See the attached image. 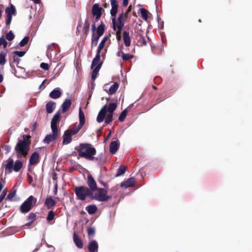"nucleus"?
<instances>
[{
    "label": "nucleus",
    "mask_w": 252,
    "mask_h": 252,
    "mask_svg": "<svg viewBox=\"0 0 252 252\" xmlns=\"http://www.w3.org/2000/svg\"><path fill=\"white\" fill-rule=\"evenodd\" d=\"M17 190L15 189H12L9 193L8 194L6 199L10 200H11L16 195Z\"/></svg>",
    "instance_id": "obj_40"
},
{
    "label": "nucleus",
    "mask_w": 252,
    "mask_h": 252,
    "mask_svg": "<svg viewBox=\"0 0 252 252\" xmlns=\"http://www.w3.org/2000/svg\"><path fill=\"white\" fill-rule=\"evenodd\" d=\"M140 39L141 40L142 43L143 44V45H146V40L144 36H141Z\"/></svg>",
    "instance_id": "obj_59"
},
{
    "label": "nucleus",
    "mask_w": 252,
    "mask_h": 252,
    "mask_svg": "<svg viewBox=\"0 0 252 252\" xmlns=\"http://www.w3.org/2000/svg\"><path fill=\"white\" fill-rule=\"evenodd\" d=\"M74 191L77 196V198L84 201L87 197H89L92 200H95L99 201V199L92 192L89 188L86 186H81L75 187L74 188Z\"/></svg>",
    "instance_id": "obj_4"
},
{
    "label": "nucleus",
    "mask_w": 252,
    "mask_h": 252,
    "mask_svg": "<svg viewBox=\"0 0 252 252\" xmlns=\"http://www.w3.org/2000/svg\"><path fill=\"white\" fill-rule=\"evenodd\" d=\"M20 59L18 58L17 57L14 56L13 57V62L17 64L19 63Z\"/></svg>",
    "instance_id": "obj_60"
},
{
    "label": "nucleus",
    "mask_w": 252,
    "mask_h": 252,
    "mask_svg": "<svg viewBox=\"0 0 252 252\" xmlns=\"http://www.w3.org/2000/svg\"><path fill=\"white\" fill-rule=\"evenodd\" d=\"M113 114L112 113H108L105 120V124L106 125L110 124L111 122H112Z\"/></svg>",
    "instance_id": "obj_41"
},
{
    "label": "nucleus",
    "mask_w": 252,
    "mask_h": 252,
    "mask_svg": "<svg viewBox=\"0 0 252 252\" xmlns=\"http://www.w3.org/2000/svg\"><path fill=\"white\" fill-rule=\"evenodd\" d=\"M128 4V0H123V5L124 7L126 6Z\"/></svg>",
    "instance_id": "obj_63"
},
{
    "label": "nucleus",
    "mask_w": 252,
    "mask_h": 252,
    "mask_svg": "<svg viewBox=\"0 0 252 252\" xmlns=\"http://www.w3.org/2000/svg\"><path fill=\"white\" fill-rule=\"evenodd\" d=\"M87 185L89 189L93 192L99 199L100 202H106L111 198L110 195H107L108 191L104 188H98L96 183L91 174H88L87 176Z\"/></svg>",
    "instance_id": "obj_1"
},
{
    "label": "nucleus",
    "mask_w": 252,
    "mask_h": 252,
    "mask_svg": "<svg viewBox=\"0 0 252 252\" xmlns=\"http://www.w3.org/2000/svg\"><path fill=\"white\" fill-rule=\"evenodd\" d=\"M6 55L4 53L1 52L0 54V65H3L6 61Z\"/></svg>",
    "instance_id": "obj_43"
},
{
    "label": "nucleus",
    "mask_w": 252,
    "mask_h": 252,
    "mask_svg": "<svg viewBox=\"0 0 252 252\" xmlns=\"http://www.w3.org/2000/svg\"><path fill=\"white\" fill-rule=\"evenodd\" d=\"M53 133L47 135L44 138L43 141L46 144H50L51 142L54 141L57 138L58 135V131L52 130Z\"/></svg>",
    "instance_id": "obj_12"
},
{
    "label": "nucleus",
    "mask_w": 252,
    "mask_h": 252,
    "mask_svg": "<svg viewBox=\"0 0 252 252\" xmlns=\"http://www.w3.org/2000/svg\"><path fill=\"white\" fill-rule=\"evenodd\" d=\"M27 218L28 220H31V221L33 222L35 220L36 215L33 213H31Z\"/></svg>",
    "instance_id": "obj_52"
},
{
    "label": "nucleus",
    "mask_w": 252,
    "mask_h": 252,
    "mask_svg": "<svg viewBox=\"0 0 252 252\" xmlns=\"http://www.w3.org/2000/svg\"><path fill=\"white\" fill-rule=\"evenodd\" d=\"M126 171V167L124 166H121L117 170L116 176H120L124 174Z\"/></svg>",
    "instance_id": "obj_37"
},
{
    "label": "nucleus",
    "mask_w": 252,
    "mask_h": 252,
    "mask_svg": "<svg viewBox=\"0 0 252 252\" xmlns=\"http://www.w3.org/2000/svg\"><path fill=\"white\" fill-rule=\"evenodd\" d=\"M26 51H14L12 52V53L17 56H18L19 57H22L23 56H24L25 54H26Z\"/></svg>",
    "instance_id": "obj_50"
},
{
    "label": "nucleus",
    "mask_w": 252,
    "mask_h": 252,
    "mask_svg": "<svg viewBox=\"0 0 252 252\" xmlns=\"http://www.w3.org/2000/svg\"><path fill=\"white\" fill-rule=\"evenodd\" d=\"M98 182L101 184L104 187H105L106 189H107L108 188V185L107 184H106V183L104 182L102 180H98Z\"/></svg>",
    "instance_id": "obj_57"
},
{
    "label": "nucleus",
    "mask_w": 252,
    "mask_h": 252,
    "mask_svg": "<svg viewBox=\"0 0 252 252\" xmlns=\"http://www.w3.org/2000/svg\"><path fill=\"white\" fill-rule=\"evenodd\" d=\"M60 118V114L58 112L54 115L51 120V127L52 130L58 131L57 125L59 123Z\"/></svg>",
    "instance_id": "obj_10"
},
{
    "label": "nucleus",
    "mask_w": 252,
    "mask_h": 252,
    "mask_svg": "<svg viewBox=\"0 0 252 252\" xmlns=\"http://www.w3.org/2000/svg\"><path fill=\"white\" fill-rule=\"evenodd\" d=\"M5 12L6 14L15 15L16 13V10L14 5L10 3V6L6 8Z\"/></svg>",
    "instance_id": "obj_27"
},
{
    "label": "nucleus",
    "mask_w": 252,
    "mask_h": 252,
    "mask_svg": "<svg viewBox=\"0 0 252 252\" xmlns=\"http://www.w3.org/2000/svg\"><path fill=\"white\" fill-rule=\"evenodd\" d=\"M102 49H103V48L98 46V48L96 50V54L95 56L100 57V53Z\"/></svg>",
    "instance_id": "obj_58"
},
{
    "label": "nucleus",
    "mask_w": 252,
    "mask_h": 252,
    "mask_svg": "<svg viewBox=\"0 0 252 252\" xmlns=\"http://www.w3.org/2000/svg\"><path fill=\"white\" fill-rule=\"evenodd\" d=\"M100 57L95 56V58L93 59L92 64L91 68H93L94 66H96L100 63Z\"/></svg>",
    "instance_id": "obj_39"
},
{
    "label": "nucleus",
    "mask_w": 252,
    "mask_h": 252,
    "mask_svg": "<svg viewBox=\"0 0 252 252\" xmlns=\"http://www.w3.org/2000/svg\"><path fill=\"white\" fill-rule=\"evenodd\" d=\"M111 133H112L111 130H110V131L108 133L107 136L105 138L104 141H107L109 138V137H110V136L111 135Z\"/></svg>",
    "instance_id": "obj_64"
},
{
    "label": "nucleus",
    "mask_w": 252,
    "mask_h": 252,
    "mask_svg": "<svg viewBox=\"0 0 252 252\" xmlns=\"http://www.w3.org/2000/svg\"><path fill=\"white\" fill-rule=\"evenodd\" d=\"M111 9L110 10V14L112 17L116 18V14L118 10V4H117V0H110Z\"/></svg>",
    "instance_id": "obj_14"
},
{
    "label": "nucleus",
    "mask_w": 252,
    "mask_h": 252,
    "mask_svg": "<svg viewBox=\"0 0 252 252\" xmlns=\"http://www.w3.org/2000/svg\"><path fill=\"white\" fill-rule=\"evenodd\" d=\"M56 104L53 101H49L46 104V109L47 113H52L56 107Z\"/></svg>",
    "instance_id": "obj_25"
},
{
    "label": "nucleus",
    "mask_w": 252,
    "mask_h": 252,
    "mask_svg": "<svg viewBox=\"0 0 252 252\" xmlns=\"http://www.w3.org/2000/svg\"><path fill=\"white\" fill-rule=\"evenodd\" d=\"M107 106L106 104H105L101 108V110L99 111L96 118V121L98 123H100L104 121L107 112Z\"/></svg>",
    "instance_id": "obj_11"
},
{
    "label": "nucleus",
    "mask_w": 252,
    "mask_h": 252,
    "mask_svg": "<svg viewBox=\"0 0 252 252\" xmlns=\"http://www.w3.org/2000/svg\"><path fill=\"white\" fill-rule=\"evenodd\" d=\"M39 161V155L36 152H34L31 155L29 163V170H30V166L36 165Z\"/></svg>",
    "instance_id": "obj_13"
},
{
    "label": "nucleus",
    "mask_w": 252,
    "mask_h": 252,
    "mask_svg": "<svg viewBox=\"0 0 252 252\" xmlns=\"http://www.w3.org/2000/svg\"><path fill=\"white\" fill-rule=\"evenodd\" d=\"M95 233V230L93 227H89L87 229V233L89 236H94Z\"/></svg>",
    "instance_id": "obj_51"
},
{
    "label": "nucleus",
    "mask_w": 252,
    "mask_h": 252,
    "mask_svg": "<svg viewBox=\"0 0 252 252\" xmlns=\"http://www.w3.org/2000/svg\"><path fill=\"white\" fill-rule=\"evenodd\" d=\"M120 144L119 140L113 141L110 144V152L112 154H115L119 150Z\"/></svg>",
    "instance_id": "obj_15"
},
{
    "label": "nucleus",
    "mask_w": 252,
    "mask_h": 252,
    "mask_svg": "<svg viewBox=\"0 0 252 252\" xmlns=\"http://www.w3.org/2000/svg\"><path fill=\"white\" fill-rule=\"evenodd\" d=\"M113 29L116 31V35H121L122 31L124 27V23L121 22L120 18L119 22H116L115 18H113L112 20Z\"/></svg>",
    "instance_id": "obj_8"
},
{
    "label": "nucleus",
    "mask_w": 252,
    "mask_h": 252,
    "mask_svg": "<svg viewBox=\"0 0 252 252\" xmlns=\"http://www.w3.org/2000/svg\"><path fill=\"white\" fill-rule=\"evenodd\" d=\"M1 45H3L4 48L7 46V42L3 36L0 37V46Z\"/></svg>",
    "instance_id": "obj_49"
},
{
    "label": "nucleus",
    "mask_w": 252,
    "mask_h": 252,
    "mask_svg": "<svg viewBox=\"0 0 252 252\" xmlns=\"http://www.w3.org/2000/svg\"><path fill=\"white\" fill-rule=\"evenodd\" d=\"M102 64V62L99 63L98 64H97L95 67V68L93 70L92 73V77H91L92 80L93 81H94L96 79L97 75L98 73V72L101 67Z\"/></svg>",
    "instance_id": "obj_26"
},
{
    "label": "nucleus",
    "mask_w": 252,
    "mask_h": 252,
    "mask_svg": "<svg viewBox=\"0 0 252 252\" xmlns=\"http://www.w3.org/2000/svg\"><path fill=\"white\" fill-rule=\"evenodd\" d=\"M97 208L95 205H89L86 208V211L90 215H93L97 211Z\"/></svg>",
    "instance_id": "obj_31"
},
{
    "label": "nucleus",
    "mask_w": 252,
    "mask_h": 252,
    "mask_svg": "<svg viewBox=\"0 0 252 252\" xmlns=\"http://www.w3.org/2000/svg\"><path fill=\"white\" fill-rule=\"evenodd\" d=\"M23 166V163L22 161L17 160L15 161L14 166H13V170L15 172H19L21 169L22 168Z\"/></svg>",
    "instance_id": "obj_32"
},
{
    "label": "nucleus",
    "mask_w": 252,
    "mask_h": 252,
    "mask_svg": "<svg viewBox=\"0 0 252 252\" xmlns=\"http://www.w3.org/2000/svg\"><path fill=\"white\" fill-rule=\"evenodd\" d=\"M71 100L70 99H66L61 106L62 111L63 113H65L70 107Z\"/></svg>",
    "instance_id": "obj_20"
},
{
    "label": "nucleus",
    "mask_w": 252,
    "mask_h": 252,
    "mask_svg": "<svg viewBox=\"0 0 252 252\" xmlns=\"http://www.w3.org/2000/svg\"><path fill=\"white\" fill-rule=\"evenodd\" d=\"M135 179L133 178H130L128 179L126 181L122 182L121 183V187L127 188L133 186L135 184Z\"/></svg>",
    "instance_id": "obj_19"
},
{
    "label": "nucleus",
    "mask_w": 252,
    "mask_h": 252,
    "mask_svg": "<svg viewBox=\"0 0 252 252\" xmlns=\"http://www.w3.org/2000/svg\"><path fill=\"white\" fill-rule=\"evenodd\" d=\"M75 149L78 152L79 157L85 158L89 160L94 159V156L96 153V149L92 147L90 144L81 143Z\"/></svg>",
    "instance_id": "obj_3"
},
{
    "label": "nucleus",
    "mask_w": 252,
    "mask_h": 252,
    "mask_svg": "<svg viewBox=\"0 0 252 252\" xmlns=\"http://www.w3.org/2000/svg\"><path fill=\"white\" fill-rule=\"evenodd\" d=\"M6 18L5 19V24L6 26H9L11 22V20L12 19V15H9V14H6Z\"/></svg>",
    "instance_id": "obj_48"
},
{
    "label": "nucleus",
    "mask_w": 252,
    "mask_h": 252,
    "mask_svg": "<svg viewBox=\"0 0 252 252\" xmlns=\"http://www.w3.org/2000/svg\"><path fill=\"white\" fill-rule=\"evenodd\" d=\"M81 128V127L78 126L76 127L71 129L67 130V131L72 136L77 134Z\"/></svg>",
    "instance_id": "obj_38"
},
{
    "label": "nucleus",
    "mask_w": 252,
    "mask_h": 252,
    "mask_svg": "<svg viewBox=\"0 0 252 252\" xmlns=\"http://www.w3.org/2000/svg\"><path fill=\"white\" fill-rule=\"evenodd\" d=\"M55 45L54 43H53L51 45H48L47 50L48 51L53 50V47Z\"/></svg>",
    "instance_id": "obj_62"
},
{
    "label": "nucleus",
    "mask_w": 252,
    "mask_h": 252,
    "mask_svg": "<svg viewBox=\"0 0 252 252\" xmlns=\"http://www.w3.org/2000/svg\"><path fill=\"white\" fill-rule=\"evenodd\" d=\"M95 161L100 165H103L107 161V158L103 154L98 155L95 159Z\"/></svg>",
    "instance_id": "obj_28"
},
{
    "label": "nucleus",
    "mask_w": 252,
    "mask_h": 252,
    "mask_svg": "<svg viewBox=\"0 0 252 252\" xmlns=\"http://www.w3.org/2000/svg\"><path fill=\"white\" fill-rule=\"evenodd\" d=\"M2 147L5 150L6 153H8L10 152L11 149V146L8 145H4L2 146Z\"/></svg>",
    "instance_id": "obj_54"
},
{
    "label": "nucleus",
    "mask_w": 252,
    "mask_h": 252,
    "mask_svg": "<svg viewBox=\"0 0 252 252\" xmlns=\"http://www.w3.org/2000/svg\"><path fill=\"white\" fill-rule=\"evenodd\" d=\"M31 136L24 134L22 139H19L14 148L18 158H26L30 150Z\"/></svg>",
    "instance_id": "obj_2"
},
{
    "label": "nucleus",
    "mask_w": 252,
    "mask_h": 252,
    "mask_svg": "<svg viewBox=\"0 0 252 252\" xmlns=\"http://www.w3.org/2000/svg\"><path fill=\"white\" fill-rule=\"evenodd\" d=\"M117 104L116 103H110L108 105L107 112L113 114V112L116 109Z\"/></svg>",
    "instance_id": "obj_35"
},
{
    "label": "nucleus",
    "mask_w": 252,
    "mask_h": 252,
    "mask_svg": "<svg viewBox=\"0 0 252 252\" xmlns=\"http://www.w3.org/2000/svg\"><path fill=\"white\" fill-rule=\"evenodd\" d=\"M29 36H25L24 37V38L20 41L19 43V45L21 47H24L29 42Z\"/></svg>",
    "instance_id": "obj_47"
},
{
    "label": "nucleus",
    "mask_w": 252,
    "mask_h": 252,
    "mask_svg": "<svg viewBox=\"0 0 252 252\" xmlns=\"http://www.w3.org/2000/svg\"><path fill=\"white\" fill-rule=\"evenodd\" d=\"M15 37V35L11 31H9L6 34L5 38L8 41L12 40Z\"/></svg>",
    "instance_id": "obj_45"
},
{
    "label": "nucleus",
    "mask_w": 252,
    "mask_h": 252,
    "mask_svg": "<svg viewBox=\"0 0 252 252\" xmlns=\"http://www.w3.org/2000/svg\"><path fill=\"white\" fill-rule=\"evenodd\" d=\"M55 213L53 211H50L48 212V216L47 217V220L48 221H50L54 220L55 217Z\"/></svg>",
    "instance_id": "obj_46"
},
{
    "label": "nucleus",
    "mask_w": 252,
    "mask_h": 252,
    "mask_svg": "<svg viewBox=\"0 0 252 252\" xmlns=\"http://www.w3.org/2000/svg\"><path fill=\"white\" fill-rule=\"evenodd\" d=\"M103 8L99 6L98 3H95L93 5L92 7V14L94 17H95V20L96 21H98L101 15Z\"/></svg>",
    "instance_id": "obj_9"
},
{
    "label": "nucleus",
    "mask_w": 252,
    "mask_h": 252,
    "mask_svg": "<svg viewBox=\"0 0 252 252\" xmlns=\"http://www.w3.org/2000/svg\"><path fill=\"white\" fill-rule=\"evenodd\" d=\"M7 193V189L5 188L2 191V193L0 194V196L5 198L6 194Z\"/></svg>",
    "instance_id": "obj_61"
},
{
    "label": "nucleus",
    "mask_w": 252,
    "mask_h": 252,
    "mask_svg": "<svg viewBox=\"0 0 252 252\" xmlns=\"http://www.w3.org/2000/svg\"><path fill=\"white\" fill-rule=\"evenodd\" d=\"M4 185H5V181L3 180L2 178H0V192L1 191Z\"/></svg>",
    "instance_id": "obj_55"
},
{
    "label": "nucleus",
    "mask_w": 252,
    "mask_h": 252,
    "mask_svg": "<svg viewBox=\"0 0 252 252\" xmlns=\"http://www.w3.org/2000/svg\"><path fill=\"white\" fill-rule=\"evenodd\" d=\"M72 135L67 131H65L63 135V145L68 144L72 141Z\"/></svg>",
    "instance_id": "obj_22"
},
{
    "label": "nucleus",
    "mask_w": 252,
    "mask_h": 252,
    "mask_svg": "<svg viewBox=\"0 0 252 252\" xmlns=\"http://www.w3.org/2000/svg\"><path fill=\"white\" fill-rule=\"evenodd\" d=\"M128 13H127L126 12L125 13H120L119 15V16L117 18V20L116 21V22H119V18H120L121 22L122 23L125 24V22L127 20V19L128 18Z\"/></svg>",
    "instance_id": "obj_34"
},
{
    "label": "nucleus",
    "mask_w": 252,
    "mask_h": 252,
    "mask_svg": "<svg viewBox=\"0 0 252 252\" xmlns=\"http://www.w3.org/2000/svg\"><path fill=\"white\" fill-rule=\"evenodd\" d=\"M56 204V201L53 199L52 196L47 197L45 201V205L48 209L52 208Z\"/></svg>",
    "instance_id": "obj_21"
},
{
    "label": "nucleus",
    "mask_w": 252,
    "mask_h": 252,
    "mask_svg": "<svg viewBox=\"0 0 252 252\" xmlns=\"http://www.w3.org/2000/svg\"><path fill=\"white\" fill-rule=\"evenodd\" d=\"M92 35L91 38V47L96 46L97 44L98 40L101 36L105 31V25L101 22L97 28L96 27L95 23L92 25Z\"/></svg>",
    "instance_id": "obj_5"
},
{
    "label": "nucleus",
    "mask_w": 252,
    "mask_h": 252,
    "mask_svg": "<svg viewBox=\"0 0 252 252\" xmlns=\"http://www.w3.org/2000/svg\"><path fill=\"white\" fill-rule=\"evenodd\" d=\"M123 39L125 46L129 47L131 44V40L129 36V33L128 31L124 32Z\"/></svg>",
    "instance_id": "obj_23"
},
{
    "label": "nucleus",
    "mask_w": 252,
    "mask_h": 252,
    "mask_svg": "<svg viewBox=\"0 0 252 252\" xmlns=\"http://www.w3.org/2000/svg\"><path fill=\"white\" fill-rule=\"evenodd\" d=\"M140 11L141 14L142 18L145 21H147L148 17L149 12L148 10L144 8H141Z\"/></svg>",
    "instance_id": "obj_36"
},
{
    "label": "nucleus",
    "mask_w": 252,
    "mask_h": 252,
    "mask_svg": "<svg viewBox=\"0 0 252 252\" xmlns=\"http://www.w3.org/2000/svg\"><path fill=\"white\" fill-rule=\"evenodd\" d=\"M119 84L117 82H115L114 83L113 85H112L109 90V94L110 95H112L116 93L117 90L119 88Z\"/></svg>",
    "instance_id": "obj_33"
},
{
    "label": "nucleus",
    "mask_w": 252,
    "mask_h": 252,
    "mask_svg": "<svg viewBox=\"0 0 252 252\" xmlns=\"http://www.w3.org/2000/svg\"><path fill=\"white\" fill-rule=\"evenodd\" d=\"M14 166V161L12 158H8L7 160V164L5 166V171H8L9 172H11Z\"/></svg>",
    "instance_id": "obj_29"
},
{
    "label": "nucleus",
    "mask_w": 252,
    "mask_h": 252,
    "mask_svg": "<svg viewBox=\"0 0 252 252\" xmlns=\"http://www.w3.org/2000/svg\"><path fill=\"white\" fill-rule=\"evenodd\" d=\"M62 95V92L60 88H56L54 89L49 94V96L53 99H57L61 97Z\"/></svg>",
    "instance_id": "obj_16"
},
{
    "label": "nucleus",
    "mask_w": 252,
    "mask_h": 252,
    "mask_svg": "<svg viewBox=\"0 0 252 252\" xmlns=\"http://www.w3.org/2000/svg\"><path fill=\"white\" fill-rule=\"evenodd\" d=\"M40 66L41 68L45 70H48L49 69V65L48 63H42Z\"/></svg>",
    "instance_id": "obj_53"
},
{
    "label": "nucleus",
    "mask_w": 252,
    "mask_h": 252,
    "mask_svg": "<svg viewBox=\"0 0 252 252\" xmlns=\"http://www.w3.org/2000/svg\"><path fill=\"white\" fill-rule=\"evenodd\" d=\"M88 249L90 252H97L98 245L95 240H93L89 243Z\"/></svg>",
    "instance_id": "obj_17"
},
{
    "label": "nucleus",
    "mask_w": 252,
    "mask_h": 252,
    "mask_svg": "<svg viewBox=\"0 0 252 252\" xmlns=\"http://www.w3.org/2000/svg\"><path fill=\"white\" fill-rule=\"evenodd\" d=\"M133 103L131 104L127 108L125 109L122 112L118 118L120 122H122L125 120L127 116L128 110L133 107Z\"/></svg>",
    "instance_id": "obj_24"
},
{
    "label": "nucleus",
    "mask_w": 252,
    "mask_h": 252,
    "mask_svg": "<svg viewBox=\"0 0 252 252\" xmlns=\"http://www.w3.org/2000/svg\"><path fill=\"white\" fill-rule=\"evenodd\" d=\"M122 59L123 61H128L130 59H132L134 58V56L128 54H126L122 53Z\"/></svg>",
    "instance_id": "obj_42"
},
{
    "label": "nucleus",
    "mask_w": 252,
    "mask_h": 252,
    "mask_svg": "<svg viewBox=\"0 0 252 252\" xmlns=\"http://www.w3.org/2000/svg\"><path fill=\"white\" fill-rule=\"evenodd\" d=\"M90 22L89 17H87L85 22L83 24V26L82 28V30H81V28L82 27V22L81 19L79 20L78 22V26L76 29V34L80 35L81 31L84 32V33L86 36H87L89 33V29H90Z\"/></svg>",
    "instance_id": "obj_7"
},
{
    "label": "nucleus",
    "mask_w": 252,
    "mask_h": 252,
    "mask_svg": "<svg viewBox=\"0 0 252 252\" xmlns=\"http://www.w3.org/2000/svg\"><path fill=\"white\" fill-rule=\"evenodd\" d=\"M79 124L78 126L82 127L85 123V118L84 114L82 111L81 108H80V109H79Z\"/></svg>",
    "instance_id": "obj_30"
},
{
    "label": "nucleus",
    "mask_w": 252,
    "mask_h": 252,
    "mask_svg": "<svg viewBox=\"0 0 252 252\" xmlns=\"http://www.w3.org/2000/svg\"><path fill=\"white\" fill-rule=\"evenodd\" d=\"M73 239L74 243H75L77 247L79 249H82L83 247V242L76 232H74L73 233Z\"/></svg>",
    "instance_id": "obj_18"
},
{
    "label": "nucleus",
    "mask_w": 252,
    "mask_h": 252,
    "mask_svg": "<svg viewBox=\"0 0 252 252\" xmlns=\"http://www.w3.org/2000/svg\"><path fill=\"white\" fill-rule=\"evenodd\" d=\"M37 201L36 198L32 195L30 196L21 205L20 211L22 213H27L29 212L33 207V203H35Z\"/></svg>",
    "instance_id": "obj_6"
},
{
    "label": "nucleus",
    "mask_w": 252,
    "mask_h": 252,
    "mask_svg": "<svg viewBox=\"0 0 252 252\" xmlns=\"http://www.w3.org/2000/svg\"><path fill=\"white\" fill-rule=\"evenodd\" d=\"M162 79L160 77L157 76L155 78L154 81L156 84H159L161 82Z\"/></svg>",
    "instance_id": "obj_56"
},
{
    "label": "nucleus",
    "mask_w": 252,
    "mask_h": 252,
    "mask_svg": "<svg viewBox=\"0 0 252 252\" xmlns=\"http://www.w3.org/2000/svg\"><path fill=\"white\" fill-rule=\"evenodd\" d=\"M110 36H111L110 34H109V35L108 36H105L102 38V40L101 41V42L99 43L98 46H100L101 47L103 48L105 46V44L106 42L107 41V40L108 39V38L110 37Z\"/></svg>",
    "instance_id": "obj_44"
}]
</instances>
